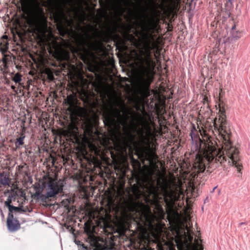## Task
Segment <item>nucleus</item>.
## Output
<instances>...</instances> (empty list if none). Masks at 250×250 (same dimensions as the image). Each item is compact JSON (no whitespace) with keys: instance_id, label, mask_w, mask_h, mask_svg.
<instances>
[{"instance_id":"1","label":"nucleus","mask_w":250,"mask_h":250,"mask_svg":"<svg viewBox=\"0 0 250 250\" xmlns=\"http://www.w3.org/2000/svg\"><path fill=\"white\" fill-rule=\"evenodd\" d=\"M218 106V118L214 119V126L222 139L223 146L221 149L218 148L216 143L209 137L206 141L201 140L199 147L201 154L195 157L189 175V182L193 190L201 184L202 179L204 180V177L211 172L210 169H215L227 161L234 166L239 172L243 167L240 161L239 150L232 146L230 141L231 132L227 125L226 116L227 105L219 99Z\"/></svg>"},{"instance_id":"2","label":"nucleus","mask_w":250,"mask_h":250,"mask_svg":"<svg viewBox=\"0 0 250 250\" xmlns=\"http://www.w3.org/2000/svg\"><path fill=\"white\" fill-rule=\"evenodd\" d=\"M150 43V40L145 41L134 61L138 70L136 91L143 100L150 96V84L155 74L156 62L153 57L157 60L161 52L158 46H152Z\"/></svg>"},{"instance_id":"3","label":"nucleus","mask_w":250,"mask_h":250,"mask_svg":"<svg viewBox=\"0 0 250 250\" xmlns=\"http://www.w3.org/2000/svg\"><path fill=\"white\" fill-rule=\"evenodd\" d=\"M183 192L180 187L175 185L173 187H169L168 189H165L164 197H159L158 193L156 191L154 195L152 204L155 207L154 213L158 220H162L165 219L166 212L161 204V200H163L166 203L167 209V218L170 224L174 223L178 216V211L174 209L173 207L175 201L180 200Z\"/></svg>"},{"instance_id":"4","label":"nucleus","mask_w":250,"mask_h":250,"mask_svg":"<svg viewBox=\"0 0 250 250\" xmlns=\"http://www.w3.org/2000/svg\"><path fill=\"white\" fill-rule=\"evenodd\" d=\"M121 112V110L111 104L109 108H107L104 113V122L109 132L113 133L120 131L121 126L126 124L128 116L122 115Z\"/></svg>"},{"instance_id":"5","label":"nucleus","mask_w":250,"mask_h":250,"mask_svg":"<svg viewBox=\"0 0 250 250\" xmlns=\"http://www.w3.org/2000/svg\"><path fill=\"white\" fill-rule=\"evenodd\" d=\"M86 36L87 38L85 39L81 35L78 40L79 45L85 54H88L92 51L100 50L104 47V42L109 43L112 39V35L110 32L100 35V40H96L93 42L90 39L88 34H86Z\"/></svg>"},{"instance_id":"6","label":"nucleus","mask_w":250,"mask_h":250,"mask_svg":"<svg viewBox=\"0 0 250 250\" xmlns=\"http://www.w3.org/2000/svg\"><path fill=\"white\" fill-rule=\"evenodd\" d=\"M66 0H62V7L60 8L59 12H56L54 15L55 20L57 23V29L61 35H64L69 31V26H71L72 21L68 20L65 16L63 7H66ZM70 3H72V0H67Z\"/></svg>"},{"instance_id":"7","label":"nucleus","mask_w":250,"mask_h":250,"mask_svg":"<svg viewBox=\"0 0 250 250\" xmlns=\"http://www.w3.org/2000/svg\"><path fill=\"white\" fill-rule=\"evenodd\" d=\"M62 191V188L57 183L50 181L49 184V190L46 195L41 194V190L38 188L33 196L35 198L41 200L42 202H46L47 199L49 197H54L59 192Z\"/></svg>"},{"instance_id":"8","label":"nucleus","mask_w":250,"mask_h":250,"mask_svg":"<svg viewBox=\"0 0 250 250\" xmlns=\"http://www.w3.org/2000/svg\"><path fill=\"white\" fill-rule=\"evenodd\" d=\"M32 19L37 26H46L47 19L43 8L39 5L35 6L32 13Z\"/></svg>"},{"instance_id":"9","label":"nucleus","mask_w":250,"mask_h":250,"mask_svg":"<svg viewBox=\"0 0 250 250\" xmlns=\"http://www.w3.org/2000/svg\"><path fill=\"white\" fill-rule=\"evenodd\" d=\"M48 51L58 60L62 59L65 53V50L62 45L56 41H53L49 43Z\"/></svg>"},{"instance_id":"10","label":"nucleus","mask_w":250,"mask_h":250,"mask_svg":"<svg viewBox=\"0 0 250 250\" xmlns=\"http://www.w3.org/2000/svg\"><path fill=\"white\" fill-rule=\"evenodd\" d=\"M84 232L87 235L86 242L90 246L96 247L98 244L97 237L94 235V228L90 223L86 222L84 224Z\"/></svg>"},{"instance_id":"11","label":"nucleus","mask_w":250,"mask_h":250,"mask_svg":"<svg viewBox=\"0 0 250 250\" xmlns=\"http://www.w3.org/2000/svg\"><path fill=\"white\" fill-rule=\"evenodd\" d=\"M139 158L141 160L148 161L150 165L155 166L156 168L158 166L155 165V160L158 159V156L155 151L150 149L149 146L147 150H143L138 153Z\"/></svg>"},{"instance_id":"12","label":"nucleus","mask_w":250,"mask_h":250,"mask_svg":"<svg viewBox=\"0 0 250 250\" xmlns=\"http://www.w3.org/2000/svg\"><path fill=\"white\" fill-rule=\"evenodd\" d=\"M154 24L153 17H151L147 21H144V24L142 26L143 31L140 33L141 35L147 38L148 34L151 29V26L153 25Z\"/></svg>"},{"instance_id":"13","label":"nucleus","mask_w":250,"mask_h":250,"mask_svg":"<svg viewBox=\"0 0 250 250\" xmlns=\"http://www.w3.org/2000/svg\"><path fill=\"white\" fill-rule=\"evenodd\" d=\"M223 6L221 7V11L223 17H229L230 15V10L232 9V3L230 0H225Z\"/></svg>"},{"instance_id":"14","label":"nucleus","mask_w":250,"mask_h":250,"mask_svg":"<svg viewBox=\"0 0 250 250\" xmlns=\"http://www.w3.org/2000/svg\"><path fill=\"white\" fill-rule=\"evenodd\" d=\"M25 128L23 127L20 133V136L15 140V145L16 149L21 148L24 144V140L25 138Z\"/></svg>"},{"instance_id":"15","label":"nucleus","mask_w":250,"mask_h":250,"mask_svg":"<svg viewBox=\"0 0 250 250\" xmlns=\"http://www.w3.org/2000/svg\"><path fill=\"white\" fill-rule=\"evenodd\" d=\"M67 140L74 144H79L80 143V139L77 132L70 130L68 132Z\"/></svg>"},{"instance_id":"16","label":"nucleus","mask_w":250,"mask_h":250,"mask_svg":"<svg viewBox=\"0 0 250 250\" xmlns=\"http://www.w3.org/2000/svg\"><path fill=\"white\" fill-rule=\"evenodd\" d=\"M7 224L8 229L12 231L17 230L20 227L19 221L16 219H13L11 217L8 216Z\"/></svg>"},{"instance_id":"17","label":"nucleus","mask_w":250,"mask_h":250,"mask_svg":"<svg viewBox=\"0 0 250 250\" xmlns=\"http://www.w3.org/2000/svg\"><path fill=\"white\" fill-rule=\"evenodd\" d=\"M8 46V37L6 35L2 36L0 40V51L2 54H4L7 52Z\"/></svg>"},{"instance_id":"18","label":"nucleus","mask_w":250,"mask_h":250,"mask_svg":"<svg viewBox=\"0 0 250 250\" xmlns=\"http://www.w3.org/2000/svg\"><path fill=\"white\" fill-rule=\"evenodd\" d=\"M139 214L140 215V219L142 223L145 224L146 222H149L150 221L151 212L149 208L147 211H139Z\"/></svg>"},{"instance_id":"19","label":"nucleus","mask_w":250,"mask_h":250,"mask_svg":"<svg viewBox=\"0 0 250 250\" xmlns=\"http://www.w3.org/2000/svg\"><path fill=\"white\" fill-rule=\"evenodd\" d=\"M125 204L127 210L129 211H137V203L134 201L133 198L130 197V199L125 201Z\"/></svg>"},{"instance_id":"20","label":"nucleus","mask_w":250,"mask_h":250,"mask_svg":"<svg viewBox=\"0 0 250 250\" xmlns=\"http://www.w3.org/2000/svg\"><path fill=\"white\" fill-rule=\"evenodd\" d=\"M138 121L139 124L142 125L144 127V129L146 130L149 133H150L151 126L148 122L146 121L145 117L142 116L141 115L138 114Z\"/></svg>"},{"instance_id":"21","label":"nucleus","mask_w":250,"mask_h":250,"mask_svg":"<svg viewBox=\"0 0 250 250\" xmlns=\"http://www.w3.org/2000/svg\"><path fill=\"white\" fill-rule=\"evenodd\" d=\"M76 98L72 95L67 96V98L65 100V104L69 106V110H71L72 108L75 106Z\"/></svg>"},{"instance_id":"22","label":"nucleus","mask_w":250,"mask_h":250,"mask_svg":"<svg viewBox=\"0 0 250 250\" xmlns=\"http://www.w3.org/2000/svg\"><path fill=\"white\" fill-rule=\"evenodd\" d=\"M90 149L92 152L97 156H100L103 153V150L100 146H96L94 144L90 145Z\"/></svg>"},{"instance_id":"23","label":"nucleus","mask_w":250,"mask_h":250,"mask_svg":"<svg viewBox=\"0 0 250 250\" xmlns=\"http://www.w3.org/2000/svg\"><path fill=\"white\" fill-rule=\"evenodd\" d=\"M186 229L187 232H184L185 235L186 236V239L187 240V242L189 243H191L193 240V236L191 235L192 233V231L190 230V228L188 227L187 225L186 226Z\"/></svg>"},{"instance_id":"24","label":"nucleus","mask_w":250,"mask_h":250,"mask_svg":"<svg viewBox=\"0 0 250 250\" xmlns=\"http://www.w3.org/2000/svg\"><path fill=\"white\" fill-rule=\"evenodd\" d=\"M9 179L6 175L0 172V184L4 186H9Z\"/></svg>"},{"instance_id":"25","label":"nucleus","mask_w":250,"mask_h":250,"mask_svg":"<svg viewBox=\"0 0 250 250\" xmlns=\"http://www.w3.org/2000/svg\"><path fill=\"white\" fill-rule=\"evenodd\" d=\"M9 213L8 214L9 217H11L12 218H13V213L15 212H21V211H24L21 208L14 207L12 206V207H10V208L9 209Z\"/></svg>"},{"instance_id":"26","label":"nucleus","mask_w":250,"mask_h":250,"mask_svg":"<svg viewBox=\"0 0 250 250\" xmlns=\"http://www.w3.org/2000/svg\"><path fill=\"white\" fill-rule=\"evenodd\" d=\"M21 74L17 73L12 77V80L16 83H19L21 81Z\"/></svg>"},{"instance_id":"27","label":"nucleus","mask_w":250,"mask_h":250,"mask_svg":"<svg viewBox=\"0 0 250 250\" xmlns=\"http://www.w3.org/2000/svg\"><path fill=\"white\" fill-rule=\"evenodd\" d=\"M194 243L195 250H203V246L202 244L199 243V240L198 239H195Z\"/></svg>"},{"instance_id":"28","label":"nucleus","mask_w":250,"mask_h":250,"mask_svg":"<svg viewBox=\"0 0 250 250\" xmlns=\"http://www.w3.org/2000/svg\"><path fill=\"white\" fill-rule=\"evenodd\" d=\"M3 55V58L2 59L3 63L5 66H6L8 62H9V56L6 55L5 53Z\"/></svg>"},{"instance_id":"29","label":"nucleus","mask_w":250,"mask_h":250,"mask_svg":"<svg viewBox=\"0 0 250 250\" xmlns=\"http://www.w3.org/2000/svg\"><path fill=\"white\" fill-rule=\"evenodd\" d=\"M12 203V200L10 198H8L7 200L4 202V205L6 207H7L8 209L10 208V207H12L11 205Z\"/></svg>"},{"instance_id":"30","label":"nucleus","mask_w":250,"mask_h":250,"mask_svg":"<svg viewBox=\"0 0 250 250\" xmlns=\"http://www.w3.org/2000/svg\"><path fill=\"white\" fill-rule=\"evenodd\" d=\"M203 100L204 104L205 105L206 104H207V107H208L209 106V104H208L209 100H208V97L207 94L204 95Z\"/></svg>"},{"instance_id":"31","label":"nucleus","mask_w":250,"mask_h":250,"mask_svg":"<svg viewBox=\"0 0 250 250\" xmlns=\"http://www.w3.org/2000/svg\"><path fill=\"white\" fill-rule=\"evenodd\" d=\"M99 3L101 6H105V3L103 0H99Z\"/></svg>"},{"instance_id":"32","label":"nucleus","mask_w":250,"mask_h":250,"mask_svg":"<svg viewBox=\"0 0 250 250\" xmlns=\"http://www.w3.org/2000/svg\"><path fill=\"white\" fill-rule=\"evenodd\" d=\"M238 35H234V38L239 39L241 37V34L240 32H237Z\"/></svg>"},{"instance_id":"33","label":"nucleus","mask_w":250,"mask_h":250,"mask_svg":"<svg viewBox=\"0 0 250 250\" xmlns=\"http://www.w3.org/2000/svg\"><path fill=\"white\" fill-rule=\"evenodd\" d=\"M168 27L169 28V29H168L169 31H172V30L173 26H172V24H170L168 23Z\"/></svg>"},{"instance_id":"34","label":"nucleus","mask_w":250,"mask_h":250,"mask_svg":"<svg viewBox=\"0 0 250 250\" xmlns=\"http://www.w3.org/2000/svg\"><path fill=\"white\" fill-rule=\"evenodd\" d=\"M25 165H20L19 166V170L21 171V170L22 168L24 167Z\"/></svg>"},{"instance_id":"35","label":"nucleus","mask_w":250,"mask_h":250,"mask_svg":"<svg viewBox=\"0 0 250 250\" xmlns=\"http://www.w3.org/2000/svg\"><path fill=\"white\" fill-rule=\"evenodd\" d=\"M126 29L127 30V32L128 33H129L130 32V30H131V27L130 26H128L127 27H126Z\"/></svg>"},{"instance_id":"36","label":"nucleus","mask_w":250,"mask_h":250,"mask_svg":"<svg viewBox=\"0 0 250 250\" xmlns=\"http://www.w3.org/2000/svg\"><path fill=\"white\" fill-rule=\"evenodd\" d=\"M20 0L21 3L22 4H24L26 2V0Z\"/></svg>"},{"instance_id":"37","label":"nucleus","mask_w":250,"mask_h":250,"mask_svg":"<svg viewBox=\"0 0 250 250\" xmlns=\"http://www.w3.org/2000/svg\"><path fill=\"white\" fill-rule=\"evenodd\" d=\"M117 2L118 4L120 6H121V4H120V2L119 0H117Z\"/></svg>"},{"instance_id":"38","label":"nucleus","mask_w":250,"mask_h":250,"mask_svg":"<svg viewBox=\"0 0 250 250\" xmlns=\"http://www.w3.org/2000/svg\"><path fill=\"white\" fill-rule=\"evenodd\" d=\"M97 12H102V10H101V9H99L97 10Z\"/></svg>"},{"instance_id":"39","label":"nucleus","mask_w":250,"mask_h":250,"mask_svg":"<svg viewBox=\"0 0 250 250\" xmlns=\"http://www.w3.org/2000/svg\"><path fill=\"white\" fill-rule=\"evenodd\" d=\"M11 87H12V88L13 89H15V88H16V87H15V86H13V85H12V86H11Z\"/></svg>"},{"instance_id":"40","label":"nucleus","mask_w":250,"mask_h":250,"mask_svg":"<svg viewBox=\"0 0 250 250\" xmlns=\"http://www.w3.org/2000/svg\"><path fill=\"white\" fill-rule=\"evenodd\" d=\"M235 28V25H234L232 27V30H233Z\"/></svg>"},{"instance_id":"41","label":"nucleus","mask_w":250,"mask_h":250,"mask_svg":"<svg viewBox=\"0 0 250 250\" xmlns=\"http://www.w3.org/2000/svg\"><path fill=\"white\" fill-rule=\"evenodd\" d=\"M143 111H144L145 113H146V112H145V108H144V107H143Z\"/></svg>"},{"instance_id":"42","label":"nucleus","mask_w":250,"mask_h":250,"mask_svg":"<svg viewBox=\"0 0 250 250\" xmlns=\"http://www.w3.org/2000/svg\"><path fill=\"white\" fill-rule=\"evenodd\" d=\"M141 131L142 132V135H143L144 132H143V129H141Z\"/></svg>"},{"instance_id":"43","label":"nucleus","mask_w":250,"mask_h":250,"mask_svg":"<svg viewBox=\"0 0 250 250\" xmlns=\"http://www.w3.org/2000/svg\"><path fill=\"white\" fill-rule=\"evenodd\" d=\"M244 224H245V223L242 222V223H240V225H243Z\"/></svg>"},{"instance_id":"44","label":"nucleus","mask_w":250,"mask_h":250,"mask_svg":"<svg viewBox=\"0 0 250 250\" xmlns=\"http://www.w3.org/2000/svg\"><path fill=\"white\" fill-rule=\"evenodd\" d=\"M116 103H117V105H119V103L118 102H116Z\"/></svg>"},{"instance_id":"45","label":"nucleus","mask_w":250,"mask_h":250,"mask_svg":"<svg viewBox=\"0 0 250 250\" xmlns=\"http://www.w3.org/2000/svg\"><path fill=\"white\" fill-rule=\"evenodd\" d=\"M199 241H200V242H202V240H201V239H199Z\"/></svg>"}]
</instances>
